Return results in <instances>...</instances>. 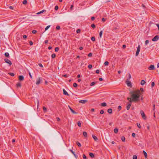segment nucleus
Segmentation results:
<instances>
[{
    "label": "nucleus",
    "mask_w": 159,
    "mask_h": 159,
    "mask_svg": "<svg viewBox=\"0 0 159 159\" xmlns=\"http://www.w3.org/2000/svg\"><path fill=\"white\" fill-rule=\"evenodd\" d=\"M118 111H120V110L121 109V107L120 106H119L118 107Z\"/></svg>",
    "instance_id": "nucleus-50"
},
{
    "label": "nucleus",
    "mask_w": 159,
    "mask_h": 159,
    "mask_svg": "<svg viewBox=\"0 0 159 159\" xmlns=\"http://www.w3.org/2000/svg\"><path fill=\"white\" fill-rule=\"evenodd\" d=\"M135 134L134 133H133L132 134V136H133V137H135Z\"/></svg>",
    "instance_id": "nucleus-59"
},
{
    "label": "nucleus",
    "mask_w": 159,
    "mask_h": 159,
    "mask_svg": "<svg viewBox=\"0 0 159 159\" xmlns=\"http://www.w3.org/2000/svg\"><path fill=\"white\" fill-rule=\"evenodd\" d=\"M146 83V82L143 80H142L141 82V84L143 85Z\"/></svg>",
    "instance_id": "nucleus-19"
},
{
    "label": "nucleus",
    "mask_w": 159,
    "mask_h": 159,
    "mask_svg": "<svg viewBox=\"0 0 159 159\" xmlns=\"http://www.w3.org/2000/svg\"><path fill=\"white\" fill-rule=\"evenodd\" d=\"M56 57V55L54 53H53L51 55V57L52 58H55Z\"/></svg>",
    "instance_id": "nucleus-28"
},
{
    "label": "nucleus",
    "mask_w": 159,
    "mask_h": 159,
    "mask_svg": "<svg viewBox=\"0 0 159 159\" xmlns=\"http://www.w3.org/2000/svg\"><path fill=\"white\" fill-rule=\"evenodd\" d=\"M159 36L158 35H156L152 39L153 41H156L159 39Z\"/></svg>",
    "instance_id": "nucleus-6"
},
{
    "label": "nucleus",
    "mask_w": 159,
    "mask_h": 159,
    "mask_svg": "<svg viewBox=\"0 0 159 159\" xmlns=\"http://www.w3.org/2000/svg\"><path fill=\"white\" fill-rule=\"evenodd\" d=\"M39 100L38 99H37V107H38L39 106Z\"/></svg>",
    "instance_id": "nucleus-51"
},
{
    "label": "nucleus",
    "mask_w": 159,
    "mask_h": 159,
    "mask_svg": "<svg viewBox=\"0 0 159 159\" xmlns=\"http://www.w3.org/2000/svg\"><path fill=\"white\" fill-rule=\"evenodd\" d=\"M140 46L139 45L137 49V51L136 53V56H138L139 54V52H140Z\"/></svg>",
    "instance_id": "nucleus-3"
},
{
    "label": "nucleus",
    "mask_w": 159,
    "mask_h": 159,
    "mask_svg": "<svg viewBox=\"0 0 159 159\" xmlns=\"http://www.w3.org/2000/svg\"><path fill=\"white\" fill-rule=\"evenodd\" d=\"M87 102H88V101L87 100H80L79 101V102L81 103L85 104Z\"/></svg>",
    "instance_id": "nucleus-9"
},
{
    "label": "nucleus",
    "mask_w": 159,
    "mask_h": 159,
    "mask_svg": "<svg viewBox=\"0 0 159 159\" xmlns=\"http://www.w3.org/2000/svg\"><path fill=\"white\" fill-rule=\"evenodd\" d=\"M143 153L144 154V155L145 157L146 158H147V153L145 152V151H143Z\"/></svg>",
    "instance_id": "nucleus-20"
},
{
    "label": "nucleus",
    "mask_w": 159,
    "mask_h": 159,
    "mask_svg": "<svg viewBox=\"0 0 159 159\" xmlns=\"http://www.w3.org/2000/svg\"><path fill=\"white\" fill-rule=\"evenodd\" d=\"M63 94L65 95L69 96V94L64 89H63Z\"/></svg>",
    "instance_id": "nucleus-13"
},
{
    "label": "nucleus",
    "mask_w": 159,
    "mask_h": 159,
    "mask_svg": "<svg viewBox=\"0 0 159 159\" xmlns=\"http://www.w3.org/2000/svg\"><path fill=\"white\" fill-rule=\"evenodd\" d=\"M133 159H137V157L135 155H133Z\"/></svg>",
    "instance_id": "nucleus-38"
},
{
    "label": "nucleus",
    "mask_w": 159,
    "mask_h": 159,
    "mask_svg": "<svg viewBox=\"0 0 159 159\" xmlns=\"http://www.w3.org/2000/svg\"><path fill=\"white\" fill-rule=\"evenodd\" d=\"M155 85V83L154 82H152L151 84V86L152 87H153Z\"/></svg>",
    "instance_id": "nucleus-54"
},
{
    "label": "nucleus",
    "mask_w": 159,
    "mask_h": 159,
    "mask_svg": "<svg viewBox=\"0 0 159 159\" xmlns=\"http://www.w3.org/2000/svg\"><path fill=\"white\" fill-rule=\"evenodd\" d=\"M91 26L92 28L94 29L95 28V25L94 24H92L91 25Z\"/></svg>",
    "instance_id": "nucleus-48"
},
{
    "label": "nucleus",
    "mask_w": 159,
    "mask_h": 159,
    "mask_svg": "<svg viewBox=\"0 0 159 159\" xmlns=\"http://www.w3.org/2000/svg\"><path fill=\"white\" fill-rule=\"evenodd\" d=\"M59 50V48L58 47H56L55 48V51L56 52H57Z\"/></svg>",
    "instance_id": "nucleus-30"
},
{
    "label": "nucleus",
    "mask_w": 159,
    "mask_h": 159,
    "mask_svg": "<svg viewBox=\"0 0 159 159\" xmlns=\"http://www.w3.org/2000/svg\"><path fill=\"white\" fill-rule=\"evenodd\" d=\"M91 40L92 41H95V38L94 37H92L91 38Z\"/></svg>",
    "instance_id": "nucleus-41"
},
{
    "label": "nucleus",
    "mask_w": 159,
    "mask_h": 159,
    "mask_svg": "<svg viewBox=\"0 0 159 159\" xmlns=\"http://www.w3.org/2000/svg\"><path fill=\"white\" fill-rule=\"evenodd\" d=\"M126 83L127 84L128 86L130 87H131L132 84L131 82L128 80L126 81Z\"/></svg>",
    "instance_id": "nucleus-7"
},
{
    "label": "nucleus",
    "mask_w": 159,
    "mask_h": 159,
    "mask_svg": "<svg viewBox=\"0 0 159 159\" xmlns=\"http://www.w3.org/2000/svg\"><path fill=\"white\" fill-rule=\"evenodd\" d=\"M148 69L149 70H153L155 69V67L154 65H151L148 67Z\"/></svg>",
    "instance_id": "nucleus-8"
},
{
    "label": "nucleus",
    "mask_w": 159,
    "mask_h": 159,
    "mask_svg": "<svg viewBox=\"0 0 159 159\" xmlns=\"http://www.w3.org/2000/svg\"><path fill=\"white\" fill-rule=\"evenodd\" d=\"M43 111H46L47 110V108L45 107H43Z\"/></svg>",
    "instance_id": "nucleus-62"
},
{
    "label": "nucleus",
    "mask_w": 159,
    "mask_h": 159,
    "mask_svg": "<svg viewBox=\"0 0 159 159\" xmlns=\"http://www.w3.org/2000/svg\"><path fill=\"white\" fill-rule=\"evenodd\" d=\"M129 101V103H131V104L132 102H134V101H133V99L131 97V99Z\"/></svg>",
    "instance_id": "nucleus-31"
},
{
    "label": "nucleus",
    "mask_w": 159,
    "mask_h": 159,
    "mask_svg": "<svg viewBox=\"0 0 159 159\" xmlns=\"http://www.w3.org/2000/svg\"><path fill=\"white\" fill-rule=\"evenodd\" d=\"M23 38L24 39H25L27 38V36L25 35H23Z\"/></svg>",
    "instance_id": "nucleus-61"
},
{
    "label": "nucleus",
    "mask_w": 159,
    "mask_h": 159,
    "mask_svg": "<svg viewBox=\"0 0 159 159\" xmlns=\"http://www.w3.org/2000/svg\"><path fill=\"white\" fill-rule=\"evenodd\" d=\"M118 129L117 128H115L114 130V132L116 134H117L118 133Z\"/></svg>",
    "instance_id": "nucleus-22"
},
{
    "label": "nucleus",
    "mask_w": 159,
    "mask_h": 159,
    "mask_svg": "<svg viewBox=\"0 0 159 159\" xmlns=\"http://www.w3.org/2000/svg\"><path fill=\"white\" fill-rule=\"evenodd\" d=\"M70 151L73 154L74 156L77 158V155H76L75 153V152L72 150H70Z\"/></svg>",
    "instance_id": "nucleus-16"
},
{
    "label": "nucleus",
    "mask_w": 159,
    "mask_h": 159,
    "mask_svg": "<svg viewBox=\"0 0 159 159\" xmlns=\"http://www.w3.org/2000/svg\"><path fill=\"white\" fill-rule=\"evenodd\" d=\"M27 1L26 0H24L23 2V4L24 5H25L27 3Z\"/></svg>",
    "instance_id": "nucleus-27"
},
{
    "label": "nucleus",
    "mask_w": 159,
    "mask_h": 159,
    "mask_svg": "<svg viewBox=\"0 0 159 159\" xmlns=\"http://www.w3.org/2000/svg\"><path fill=\"white\" fill-rule=\"evenodd\" d=\"M100 72V70H97L96 71V73L97 74H99Z\"/></svg>",
    "instance_id": "nucleus-58"
},
{
    "label": "nucleus",
    "mask_w": 159,
    "mask_h": 159,
    "mask_svg": "<svg viewBox=\"0 0 159 159\" xmlns=\"http://www.w3.org/2000/svg\"><path fill=\"white\" fill-rule=\"evenodd\" d=\"M109 64V62L107 61H106L104 63L105 66H107Z\"/></svg>",
    "instance_id": "nucleus-37"
},
{
    "label": "nucleus",
    "mask_w": 159,
    "mask_h": 159,
    "mask_svg": "<svg viewBox=\"0 0 159 159\" xmlns=\"http://www.w3.org/2000/svg\"><path fill=\"white\" fill-rule=\"evenodd\" d=\"M19 80L21 81L24 80V77L23 75H20L18 77Z\"/></svg>",
    "instance_id": "nucleus-10"
},
{
    "label": "nucleus",
    "mask_w": 159,
    "mask_h": 159,
    "mask_svg": "<svg viewBox=\"0 0 159 159\" xmlns=\"http://www.w3.org/2000/svg\"><path fill=\"white\" fill-rule=\"evenodd\" d=\"M83 135L84 136L85 138H87V133L86 132H85V131L83 132Z\"/></svg>",
    "instance_id": "nucleus-15"
},
{
    "label": "nucleus",
    "mask_w": 159,
    "mask_h": 159,
    "mask_svg": "<svg viewBox=\"0 0 159 159\" xmlns=\"http://www.w3.org/2000/svg\"><path fill=\"white\" fill-rule=\"evenodd\" d=\"M104 113V111L103 110H101L100 111V114H102Z\"/></svg>",
    "instance_id": "nucleus-57"
},
{
    "label": "nucleus",
    "mask_w": 159,
    "mask_h": 159,
    "mask_svg": "<svg viewBox=\"0 0 159 159\" xmlns=\"http://www.w3.org/2000/svg\"><path fill=\"white\" fill-rule=\"evenodd\" d=\"M68 107L73 113L74 114H76L77 113L73 110L69 106H68Z\"/></svg>",
    "instance_id": "nucleus-12"
},
{
    "label": "nucleus",
    "mask_w": 159,
    "mask_h": 159,
    "mask_svg": "<svg viewBox=\"0 0 159 159\" xmlns=\"http://www.w3.org/2000/svg\"><path fill=\"white\" fill-rule=\"evenodd\" d=\"M140 113L142 116V117L143 118L144 120H146V117L145 115L144 114V112L143 111H140Z\"/></svg>",
    "instance_id": "nucleus-2"
},
{
    "label": "nucleus",
    "mask_w": 159,
    "mask_h": 159,
    "mask_svg": "<svg viewBox=\"0 0 159 159\" xmlns=\"http://www.w3.org/2000/svg\"><path fill=\"white\" fill-rule=\"evenodd\" d=\"M107 112L110 114H111L112 112V110L111 108H110L108 109Z\"/></svg>",
    "instance_id": "nucleus-18"
},
{
    "label": "nucleus",
    "mask_w": 159,
    "mask_h": 159,
    "mask_svg": "<svg viewBox=\"0 0 159 159\" xmlns=\"http://www.w3.org/2000/svg\"><path fill=\"white\" fill-rule=\"evenodd\" d=\"M130 97L133 99L134 102H136L139 101V98L141 93L139 90H133L129 93Z\"/></svg>",
    "instance_id": "nucleus-1"
},
{
    "label": "nucleus",
    "mask_w": 159,
    "mask_h": 159,
    "mask_svg": "<svg viewBox=\"0 0 159 159\" xmlns=\"http://www.w3.org/2000/svg\"><path fill=\"white\" fill-rule=\"evenodd\" d=\"M95 84H96V82H92L90 84V86H93V85H94Z\"/></svg>",
    "instance_id": "nucleus-35"
},
{
    "label": "nucleus",
    "mask_w": 159,
    "mask_h": 159,
    "mask_svg": "<svg viewBox=\"0 0 159 159\" xmlns=\"http://www.w3.org/2000/svg\"><path fill=\"white\" fill-rule=\"evenodd\" d=\"M4 61L6 63L9 64L10 65H11L12 63L9 59L6 58L4 59Z\"/></svg>",
    "instance_id": "nucleus-4"
},
{
    "label": "nucleus",
    "mask_w": 159,
    "mask_h": 159,
    "mask_svg": "<svg viewBox=\"0 0 159 159\" xmlns=\"http://www.w3.org/2000/svg\"><path fill=\"white\" fill-rule=\"evenodd\" d=\"M74 7V6L73 5H72L70 7V9L71 10H72L73 8Z\"/></svg>",
    "instance_id": "nucleus-64"
},
{
    "label": "nucleus",
    "mask_w": 159,
    "mask_h": 159,
    "mask_svg": "<svg viewBox=\"0 0 159 159\" xmlns=\"http://www.w3.org/2000/svg\"><path fill=\"white\" fill-rule=\"evenodd\" d=\"M95 19V17L94 16H92L91 17V20L93 21Z\"/></svg>",
    "instance_id": "nucleus-63"
},
{
    "label": "nucleus",
    "mask_w": 159,
    "mask_h": 159,
    "mask_svg": "<svg viewBox=\"0 0 159 159\" xmlns=\"http://www.w3.org/2000/svg\"><path fill=\"white\" fill-rule=\"evenodd\" d=\"M38 65L39 66H40L41 67H42V68L43 67V65L41 63H39Z\"/></svg>",
    "instance_id": "nucleus-45"
},
{
    "label": "nucleus",
    "mask_w": 159,
    "mask_h": 159,
    "mask_svg": "<svg viewBox=\"0 0 159 159\" xmlns=\"http://www.w3.org/2000/svg\"><path fill=\"white\" fill-rule=\"evenodd\" d=\"M121 139L123 142L125 141V138L124 136H122L121 138Z\"/></svg>",
    "instance_id": "nucleus-32"
},
{
    "label": "nucleus",
    "mask_w": 159,
    "mask_h": 159,
    "mask_svg": "<svg viewBox=\"0 0 159 159\" xmlns=\"http://www.w3.org/2000/svg\"><path fill=\"white\" fill-rule=\"evenodd\" d=\"M77 124L78 125L79 127L81 126V123L80 121H78L77 123Z\"/></svg>",
    "instance_id": "nucleus-25"
},
{
    "label": "nucleus",
    "mask_w": 159,
    "mask_h": 159,
    "mask_svg": "<svg viewBox=\"0 0 159 159\" xmlns=\"http://www.w3.org/2000/svg\"><path fill=\"white\" fill-rule=\"evenodd\" d=\"M42 80V78L41 77H39L37 79V80L36 81V84L37 85H39L40 83V81L41 80Z\"/></svg>",
    "instance_id": "nucleus-5"
},
{
    "label": "nucleus",
    "mask_w": 159,
    "mask_h": 159,
    "mask_svg": "<svg viewBox=\"0 0 159 159\" xmlns=\"http://www.w3.org/2000/svg\"><path fill=\"white\" fill-rule=\"evenodd\" d=\"M46 11V10H43L41 11H40L39 12H38L37 14H41L42 13H43V12H44V11Z\"/></svg>",
    "instance_id": "nucleus-26"
},
{
    "label": "nucleus",
    "mask_w": 159,
    "mask_h": 159,
    "mask_svg": "<svg viewBox=\"0 0 159 159\" xmlns=\"http://www.w3.org/2000/svg\"><path fill=\"white\" fill-rule=\"evenodd\" d=\"M5 56V57H9V54L8 52H6L4 54Z\"/></svg>",
    "instance_id": "nucleus-23"
},
{
    "label": "nucleus",
    "mask_w": 159,
    "mask_h": 159,
    "mask_svg": "<svg viewBox=\"0 0 159 159\" xmlns=\"http://www.w3.org/2000/svg\"><path fill=\"white\" fill-rule=\"evenodd\" d=\"M131 106V103H128L127 104V106L126 107V109L127 110H129Z\"/></svg>",
    "instance_id": "nucleus-11"
},
{
    "label": "nucleus",
    "mask_w": 159,
    "mask_h": 159,
    "mask_svg": "<svg viewBox=\"0 0 159 159\" xmlns=\"http://www.w3.org/2000/svg\"><path fill=\"white\" fill-rule=\"evenodd\" d=\"M8 74L12 76H14L15 75L14 74L12 73H9Z\"/></svg>",
    "instance_id": "nucleus-36"
},
{
    "label": "nucleus",
    "mask_w": 159,
    "mask_h": 159,
    "mask_svg": "<svg viewBox=\"0 0 159 159\" xmlns=\"http://www.w3.org/2000/svg\"><path fill=\"white\" fill-rule=\"evenodd\" d=\"M50 25L47 26L45 28V31L47 30L50 27Z\"/></svg>",
    "instance_id": "nucleus-42"
},
{
    "label": "nucleus",
    "mask_w": 159,
    "mask_h": 159,
    "mask_svg": "<svg viewBox=\"0 0 159 159\" xmlns=\"http://www.w3.org/2000/svg\"><path fill=\"white\" fill-rule=\"evenodd\" d=\"M80 32V29H78L76 30V32L77 33H79Z\"/></svg>",
    "instance_id": "nucleus-52"
},
{
    "label": "nucleus",
    "mask_w": 159,
    "mask_h": 159,
    "mask_svg": "<svg viewBox=\"0 0 159 159\" xmlns=\"http://www.w3.org/2000/svg\"><path fill=\"white\" fill-rule=\"evenodd\" d=\"M88 56L89 57H91L92 56V54L91 53H89Z\"/></svg>",
    "instance_id": "nucleus-53"
},
{
    "label": "nucleus",
    "mask_w": 159,
    "mask_h": 159,
    "mask_svg": "<svg viewBox=\"0 0 159 159\" xmlns=\"http://www.w3.org/2000/svg\"><path fill=\"white\" fill-rule=\"evenodd\" d=\"M83 159H87V157L86 155L84 154H83Z\"/></svg>",
    "instance_id": "nucleus-39"
},
{
    "label": "nucleus",
    "mask_w": 159,
    "mask_h": 159,
    "mask_svg": "<svg viewBox=\"0 0 159 159\" xmlns=\"http://www.w3.org/2000/svg\"><path fill=\"white\" fill-rule=\"evenodd\" d=\"M32 32L33 34H35L36 33L37 31L36 30H32Z\"/></svg>",
    "instance_id": "nucleus-49"
},
{
    "label": "nucleus",
    "mask_w": 159,
    "mask_h": 159,
    "mask_svg": "<svg viewBox=\"0 0 159 159\" xmlns=\"http://www.w3.org/2000/svg\"><path fill=\"white\" fill-rule=\"evenodd\" d=\"M29 43L30 45H32L33 44V42L32 41H30L29 42Z\"/></svg>",
    "instance_id": "nucleus-60"
},
{
    "label": "nucleus",
    "mask_w": 159,
    "mask_h": 159,
    "mask_svg": "<svg viewBox=\"0 0 159 159\" xmlns=\"http://www.w3.org/2000/svg\"><path fill=\"white\" fill-rule=\"evenodd\" d=\"M92 137L93 138V139H94L95 141H97L98 140V139L97 137L96 136H95L93 135Z\"/></svg>",
    "instance_id": "nucleus-14"
},
{
    "label": "nucleus",
    "mask_w": 159,
    "mask_h": 159,
    "mask_svg": "<svg viewBox=\"0 0 159 159\" xmlns=\"http://www.w3.org/2000/svg\"><path fill=\"white\" fill-rule=\"evenodd\" d=\"M155 104H153V108H152V110L154 111L155 110Z\"/></svg>",
    "instance_id": "nucleus-55"
},
{
    "label": "nucleus",
    "mask_w": 159,
    "mask_h": 159,
    "mask_svg": "<svg viewBox=\"0 0 159 159\" xmlns=\"http://www.w3.org/2000/svg\"><path fill=\"white\" fill-rule=\"evenodd\" d=\"M139 90L140 92L141 91L142 92H143L144 91L143 89V88H141Z\"/></svg>",
    "instance_id": "nucleus-44"
},
{
    "label": "nucleus",
    "mask_w": 159,
    "mask_h": 159,
    "mask_svg": "<svg viewBox=\"0 0 159 159\" xmlns=\"http://www.w3.org/2000/svg\"><path fill=\"white\" fill-rule=\"evenodd\" d=\"M54 9L56 11L58 10V7L57 6H56L55 7Z\"/></svg>",
    "instance_id": "nucleus-47"
},
{
    "label": "nucleus",
    "mask_w": 159,
    "mask_h": 159,
    "mask_svg": "<svg viewBox=\"0 0 159 159\" xmlns=\"http://www.w3.org/2000/svg\"><path fill=\"white\" fill-rule=\"evenodd\" d=\"M101 106L102 107H105L107 106V104L106 102H103L101 104Z\"/></svg>",
    "instance_id": "nucleus-24"
},
{
    "label": "nucleus",
    "mask_w": 159,
    "mask_h": 159,
    "mask_svg": "<svg viewBox=\"0 0 159 159\" xmlns=\"http://www.w3.org/2000/svg\"><path fill=\"white\" fill-rule=\"evenodd\" d=\"M149 43V41L148 40H146L145 42V44L146 45H147Z\"/></svg>",
    "instance_id": "nucleus-56"
},
{
    "label": "nucleus",
    "mask_w": 159,
    "mask_h": 159,
    "mask_svg": "<svg viewBox=\"0 0 159 159\" xmlns=\"http://www.w3.org/2000/svg\"><path fill=\"white\" fill-rule=\"evenodd\" d=\"M89 155L91 158H93L94 157V155L93 153L90 152L89 153Z\"/></svg>",
    "instance_id": "nucleus-17"
},
{
    "label": "nucleus",
    "mask_w": 159,
    "mask_h": 159,
    "mask_svg": "<svg viewBox=\"0 0 159 159\" xmlns=\"http://www.w3.org/2000/svg\"><path fill=\"white\" fill-rule=\"evenodd\" d=\"M60 29V27L59 25H57L56 27V29L57 30H59Z\"/></svg>",
    "instance_id": "nucleus-34"
},
{
    "label": "nucleus",
    "mask_w": 159,
    "mask_h": 159,
    "mask_svg": "<svg viewBox=\"0 0 159 159\" xmlns=\"http://www.w3.org/2000/svg\"><path fill=\"white\" fill-rule=\"evenodd\" d=\"M77 84L76 83H74L73 84V86L75 87H77Z\"/></svg>",
    "instance_id": "nucleus-40"
},
{
    "label": "nucleus",
    "mask_w": 159,
    "mask_h": 159,
    "mask_svg": "<svg viewBox=\"0 0 159 159\" xmlns=\"http://www.w3.org/2000/svg\"><path fill=\"white\" fill-rule=\"evenodd\" d=\"M102 31H101L99 33V37L100 38L102 37Z\"/></svg>",
    "instance_id": "nucleus-33"
},
{
    "label": "nucleus",
    "mask_w": 159,
    "mask_h": 159,
    "mask_svg": "<svg viewBox=\"0 0 159 159\" xmlns=\"http://www.w3.org/2000/svg\"><path fill=\"white\" fill-rule=\"evenodd\" d=\"M137 126L139 128V129H140L141 128V125H140V124H138V123H137Z\"/></svg>",
    "instance_id": "nucleus-46"
},
{
    "label": "nucleus",
    "mask_w": 159,
    "mask_h": 159,
    "mask_svg": "<svg viewBox=\"0 0 159 159\" xmlns=\"http://www.w3.org/2000/svg\"><path fill=\"white\" fill-rule=\"evenodd\" d=\"M17 87H20L21 86V83L20 82L17 83L16 84Z\"/></svg>",
    "instance_id": "nucleus-21"
},
{
    "label": "nucleus",
    "mask_w": 159,
    "mask_h": 159,
    "mask_svg": "<svg viewBox=\"0 0 159 159\" xmlns=\"http://www.w3.org/2000/svg\"><path fill=\"white\" fill-rule=\"evenodd\" d=\"M76 144L79 146V147H81V144L80 142H79L78 141L76 142Z\"/></svg>",
    "instance_id": "nucleus-29"
},
{
    "label": "nucleus",
    "mask_w": 159,
    "mask_h": 159,
    "mask_svg": "<svg viewBox=\"0 0 159 159\" xmlns=\"http://www.w3.org/2000/svg\"><path fill=\"white\" fill-rule=\"evenodd\" d=\"M88 66L89 69H91L92 67V65L91 64L89 65Z\"/></svg>",
    "instance_id": "nucleus-43"
}]
</instances>
